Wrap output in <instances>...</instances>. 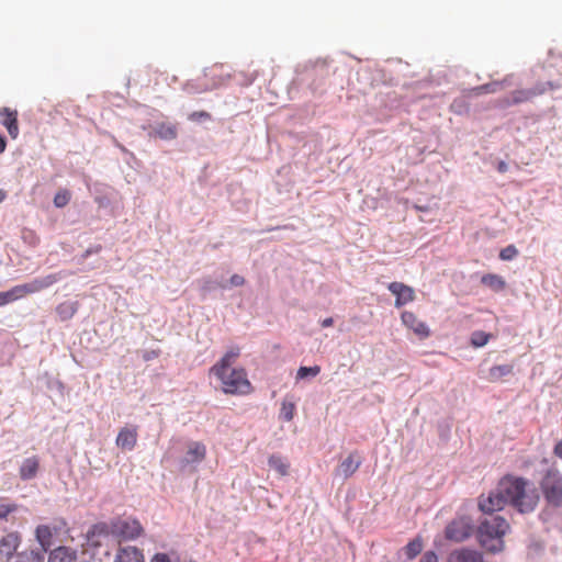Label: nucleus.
I'll return each mask as SVG.
<instances>
[{"instance_id": "1", "label": "nucleus", "mask_w": 562, "mask_h": 562, "mask_svg": "<svg viewBox=\"0 0 562 562\" xmlns=\"http://www.w3.org/2000/svg\"><path fill=\"white\" fill-rule=\"evenodd\" d=\"M240 350L235 347L229 349L211 369L210 373L221 382L222 391L225 394L245 395L252 391L251 383L243 368H233L239 357Z\"/></svg>"}, {"instance_id": "2", "label": "nucleus", "mask_w": 562, "mask_h": 562, "mask_svg": "<svg viewBox=\"0 0 562 562\" xmlns=\"http://www.w3.org/2000/svg\"><path fill=\"white\" fill-rule=\"evenodd\" d=\"M501 486L507 495L508 504L520 514L532 513L540 502L537 487L528 479L506 475L501 480Z\"/></svg>"}, {"instance_id": "3", "label": "nucleus", "mask_w": 562, "mask_h": 562, "mask_svg": "<svg viewBox=\"0 0 562 562\" xmlns=\"http://www.w3.org/2000/svg\"><path fill=\"white\" fill-rule=\"evenodd\" d=\"M93 533L111 535L119 544L133 541L144 536L145 529L140 521L134 517H117L109 524H97L92 528Z\"/></svg>"}, {"instance_id": "4", "label": "nucleus", "mask_w": 562, "mask_h": 562, "mask_svg": "<svg viewBox=\"0 0 562 562\" xmlns=\"http://www.w3.org/2000/svg\"><path fill=\"white\" fill-rule=\"evenodd\" d=\"M509 529V524L501 516L486 518L480 524L477 529L479 542L490 552H501L504 549L503 538Z\"/></svg>"}, {"instance_id": "5", "label": "nucleus", "mask_w": 562, "mask_h": 562, "mask_svg": "<svg viewBox=\"0 0 562 562\" xmlns=\"http://www.w3.org/2000/svg\"><path fill=\"white\" fill-rule=\"evenodd\" d=\"M34 536L43 551H48L56 542H65L70 539V528L64 518H54L53 520L40 524L34 531Z\"/></svg>"}, {"instance_id": "6", "label": "nucleus", "mask_w": 562, "mask_h": 562, "mask_svg": "<svg viewBox=\"0 0 562 562\" xmlns=\"http://www.w3.org/2000/svg\"><path fill=\"white\" fill-rule=\"evenodd\" d=\"M539 488L548 507L562 510V472L548 469L539 481Z\"/></svg>"}, {"instance_id": "7", "label": "nucleus", "mask_w": 562, "mask_h": 562, "mask_svg": "<svg viewBox=\"0 0 562 562\" xmlns=\"http://www.w3.org/2000/svg\"><path fill=\"white\" fill-rule=\"evenodd\" d=\"M60 279L59 274L53 273L45 276L43 278H36L32 281L23 284H18L11 288V292L14 301L21 300L27 295L41 292L53 284H55Z\"/></svg>"}, {"instance_id": "8", "label": "nucleus", "mask_w": 562, "mask_h": 562, "mask_svg": "<svg viewBox=\"0 0 562 562\" xmlns=\"http://www.w3.org/2000/svg\"><path fill=\"white\" fill-rule=\"evenodd\" d=\"M555 87L552 82L539 83L531 89H519L512 92L510 97L501 99L498 105L501 108H508L515 104L531 101L535 97L541 95L548 90H552Z\"/></svg>"}, {"instance_id": "9", "label": "nucleus", "mask_w": 562, "mask_h": 562, "mask_svg": "<svg viewBox=\"0 0 562 562\" xmlns=\"http://www.w3.org/2000/svg\"><path fill=\"white\" fill-rule=\"evenodd\" d=\"M506 504H508V498L502 491L501 481L495 491L491 492L487 496L482 495L479 499V508L485 514L502 510Z\"/></svg>"}, {"instance_id": "10", "label": "nucleus", "mask_w": 562, "mask_h": 562, "mask_svg": "<svg viewBox=\"0 0 562 562\" xmlns=\"http://www.w3.org/2000/svg\"><path fill=\"white\" fill-rule=\"evenodd\" d=\"M473 532V526L467 517H459L446 527V538L456 542L468 539Z\"/></svg>"}, {"instance_id": "11", "label": "nucleus", "mask_w": 562, "mask_h": 562, "mask_svg": "<svg viewBox=\"0 0 562 562\" xmlns=\"http://www.w3.org/2000/svg\"><path fill=\"white\" fill-rule=\"evenodd\" d=\"M403 325L412 330L419 339H426L430 336V329L425 322L411 311H404L401 314Z\"/></svg>"}, {"instance_id": "12", "label": "nucleus", "mask_w": 562, "mask_h": 562, "mask_svg": "<svg viewBox=\"0 0 562 562\" xmlns=\"http://www.w3.org/2000/svg\"><path fill=\"white\" fill-rule=\"evenodd\" d=\"M387 289L393 295H395L394 305L397 308L413 302L416 297L414 289L402 282H391L387 285Z\"/></svg>"}, {"instance_id": "13", "label": "nucleus", "mask_w": 562, "mask_h": 562, "mask_svg": "<svg viewBox=\"0 0 562 562\" xmlns=\"http://www.w3.org/2000/svg\"><path fill=\"white\" fill-rule=\"evenodd\" d=\"M362 461L357 451H352L344 459L335 470V475L347 480L352 476L360 468Z\"/></svg>"}, {"instance_id": "14", "label": "nucleus", "mask_w": 562, "mask_h": 562, "mask_svg": "<svg viewBox=\"0 0 562 562\" xmlns=\"http://www.w3.org/2000/svg\"><path fill=\"white\" fill-rule=\"evenodd\" d=\"M137 437L136 426H125L120 429L115 443L123 451H132L136 447Z\"/></svg>"}, {"instance_id": "15", "label": "nucleus", "mask_w": 562, "mask_h": 562, "mask_svg": "<svg viewBox=\"0 0 562 562\" xmlns=\"http://www.w3.org/2000/svg\"><path fill=\"white\" fill-rule=\"evenodd\" d=\"M113 562H145L143 550L135 546L119 544Z\"/></svg>"}, {"instance_id": "16", "label": "nucleus", "mask_w": 562, "mask_h": 562, "mask_svg": "<svg viewBox=\"0 0 562 562\" xmlns=\"http://www.w3.org/2000/svg\"><path fill=\"white\" fill-rule=\"evenodd\" d=\"M21 543V535L11 531L0 539V555L7 560L11 559Z\"/></svg>"}, {"instance_id": "17", "label": "nucleus", "mask_w": 562, "mask_h": 562, "mask_svg": "<svg viewBox=\"0 0 562 562\" xmlns=\"http://www.w3.org/2000/svg\"><path fill=\"white\" fill-rule=\"evenodd\" d=\"M0 116L2 117L1 124L7 128L10 137L16 139L20 134L18 111L5 106L0 109Z\"/></svg>"}, {"instance_id": "18", "label": "nucleus", "mask_w": 562, "mask_h": 562, "mask_svg": "<svg viewBox=\"0 0 562 562\" xmlns=\"http://www.w3.org/2000/svg\"><path fill=\"white\" fill-rule=\"evenodd\" d=\"M47 562H77L78 551L67 546H58L48 550Z\"/></svg>"}, {"instance_id": "19", "label": "nucleus", "mask_w": 562, "mask_h": 562, "mask_svg": "<svg viewBox=\"0 0 562 562\" xmlns=\"http://www.w3.org/2000/svg\"><path fill=\"white\" fill-rule=\"evenodd\" d=\"M447 562H485L482 553L476 550L471 549H458L453 550L449 557Z\"/></svg>"}, {"instance_id": "20", "label": "nucleus", "mask_w": 562, "mask_h": 562, "mask_svg": "<svg viewBox=\"0 0 562 562\" xmlns=\"http://www.w3.org/2000/svg\"><path fill=\"white\" fill-rule=\"evenodd\" d=\"M40 464V458L36 456L24 459L19 470L21 480L29 481L34 479L38 473Z\"/></svg>"}, {"instance_id": "21", "label": "nucleus", "mask_w": 562, "mask_h": 562, "mask_svg": "<svg viewBox=\"0 0 562 562\" xmlns=\"http://www.w3.org/2000/svg\"><path fill=\"white\" fill-rule=\"evenodd\" d=\"M206 457V447L199 441H193L188 445L187 454L183 462L187 464L200 463Z\"/></svg>"}, {"instance_id": "22", "label": "nucleus", "mask_w": 562, "mask_h": 562, "mask_svg": "<svg viewBox=\"0 0 562 562\" xmlns=\"http://www.w3.org/2000/svg\"><path fill=\"white\" fill-rule=\"evenodd\" d=\"M154 134L161 139L172 140L178 136V128L173 123L160 122L154 127Z\"/></svg>"}, {"instance_id": "23", "label": "nucleus", "mask_w": 562, "mask_h": 562, "mask_svg": "<svg viewBox=\"0 0 562 562\" xmlns=\"http://www.w3.org/2000/svg\"><path fill=\"white\" fill-rule=\"evenodd\" d=\"M45 553L42 548L24 549L15 554V562H44Z\"/></svg>"}, {"instance_id": "24", "label": "nucleus", "mask_w": 562, "mask_h": 562, "mask_svg": "<svg viewBox=\"0 0 562 562\" xmlns=\"http://www.w3.org/2000/svg\"><path fill=\"white\" fill-rule=\"evenodd\" d=\"M269 467L274 470L280 476H285L289 474L290 470V462L286 458L279 456V454H272L268 459Z\"/></svg>"}, {"instance_id": "25", "label": "nucleus", "mask_w": 562, "mask_h": 562, "mask_svg": "<svg viewBox=\"0 0 562 562\" xmlns=\"http://www.w3.org/2000/svg\"><path fill=\"white\" fill-rule=\"evenodd\" d=\"M481 283L493 290L501 292L506 288V281L503 277L495 273H486L481 278Z\"/></svg>"}, {"instance_id": "26", "label": "nucleus", "mask_w": 562, "mask_h": 562, "mask_svg": "<svg viewBox=\"0 0 562 562\" xmlns=\"http://www.w3.org/2000/svg\"><path fill=\"white\" fill-rule=\"evenodd\" d=\"M78 302L66 301L57 305L56 313L60 321L70 319L78 311Z\"/></svg>"}, {"instance_id": "27", "label": "nucleus", "mask_w": 562, "mask_h": 562, "mask_svg": "<svg viewBox=\"0 0 562 562\" xmlns=\"http://www.w3.org/2000/svg\"><path fill=\"white\" fill-rule=\"evenodd\" d=\"M514 367L512 364H498L494 366L488 370V380L491 382H498L504 376L513 374Z\"/></svg>"}, {"instance_id": "28", "label": "nucleus", "mask_w": 562, "mask_h": 562, "mask_svg": "<svg viewBox=\"0 0 562 562\" xmlns=\"http://www.w3.org/2000/svg\"><path fill=\"white\" fill-rule=\"evenodd\" d=\"M504 89L503 82L494 81L473 89V93L479 95L483 93H496Z\"/></svg>"}, {"instance_id": "29", "label": "nucleus", "mask_w": 562, "mask_h": 562, "mask_svg": "<svg viewBox=\"0 0 562 562\" xmlns=\"http://www.w3.org/2000/svg\"><path fill=\"white\" fill-rule=\"evenodd\" d=\"M491 337V334L483 330H475L471 335V345L475 348L483 347L490 341Z\"/></svg>"}, {"instance_id": "30", "label": "nucleus", "mask_w": 562, "mask_h": 562, "mask_svg": "<svg viewBox=\"0 0 562 562\" xmlns=\"http://www.w3.org/2000/svg\"><path fill=\"white\" fill-rule=\"evenodd\" d=\"M423 549V543L420 540L415 539L409 541L405 547V554L408 559H414L417 557Z\"/></svg>"}, {"instance_id": "31", "label": "nucleus", "mask_w": 562, "mask_h": 562, "mask_svg": "<svg viewBox=\"0 0 562 562\" xmlns=\"http://www.w3.org/2000/svg\"><path fill=\"white\" fill-rule=\"evenodd\" d=\"M295 405L292 402L283 401L280 409V416L286 422H291L294 417Z\"/></svg>"}, {"instance_id": "32", "label": "nucleus", "mask_w": 562, "mask_h": 562, "mask_svg": "<svg viewBox=\"0 0 562 562\" xmlns=\"http://www.w3.org/2000/svg\"><path fill=\"white\" fill-rule=\"evenodd\" d=\"M70 198V192L66 189H61L54 196V205L56 207H64L69 203Z\"/></svg>"}, {"instance_id": "33", "label": "nucleus", "mask_w": 562, "mask_h": 562, "mask_svg": "<svg viewBox=\"0 0 562 562\" xmlns=\"http://www.w3.org/2000/svg\"><path fill=\"white\" fill-rule=\"evenodd\" d=\"M321 372V367L314 366V367H301L297 370L296 378L297 379H305L308 375L316 376Z\"/></svg>"}, {"instance_id": "34", "label": "nucleus", "mask_w": 562, "mask_h": 562, "mask_svg": "<svg viewBox=\"0 0 562 562\" xmlns=\"http://www.w3.org/2000/svg\"><path fill=\"white\" fill-rule=\"evenodd\" d=\"M518 255V250L514 245H508L503 248L499 252V258L502 260H513Z\"/></svg>"}, {"instance_id": "35", "label": "nucleus", "mask_w": 562, "mask_h": 562, "mask_svg": "<svg viewBox=\"0 0 562 562\" xmlns=\"http://www.w3.org/2000/svg\"><path fill=\"white\" fill-rule=\"evenodd\" d=\"M18 509V505L13 503H1L0 504V520L7 519V517Z\"/></svg>"}, {"instance_id": "36", "label": "nucleus", "mask_w": 562, "mask_h": 562, "mask_svg": "<svg viewBox=\"0 0 562 562\" xmlns=\"http://www.w3.org/2000/svg\"><path fill=\"white\" fill-rule=\"evenodd\" d=\"M188 119L193 122L209 121L211 120V114L206 111H194L189 114Z\"/></svg>"}, {"instance_id": "37", "label": "nucleus", "mask_w": 562, "mask_h": 562, "mask_svg": "<svg viewBox=\"0 0 562 562\" xmlns=\"http://www.w3.org/2000/svg\"><path fill=\"white\" fill-rule=\"evenodd\" d=\"M0 302L2 306L14 302L11 290L0 292Z\"/></svg>"}, {"instance_id": "38", "label": "nucleus", "mask_w": 562, "mask_h": 562, "mask_svg": "<svg viewBox=\"0 0 562 562\" xmlns=\"http://www.w3.org/2000/svg\"><path fill=\"white\" fill-rule=\"evenodd\" d=\"M229 283L233 286H240L245 283V279L239 274H233L229 279Z\"/></svg>"}, {"instance_id": "39", "label": "nucleus", "mask_w": 562, "mask_h": 562, "mask_svg": "<svg viewBox=\"0 0 562 562\" xmlns=\"http://www.w3.org/2000/svg\"><path fill=\"white\" fill-rule=\"evenodd\" d=\"M150 562H171L169 557L166 553H156Z\"/></svg>"}, {"instance_id": "40", "label": "nucleus", "mask_w": 562, "mask_h": 562, "mask_svg": "<svg viewBox=\"0 0 562 562\" xmlns=\"http://www.w3.org/2000/svg\"><path fill=\"white\" fill-rule=\"evenodd\" d=\"M419 562H438V558L434 552H426Z\"/></svg>"}, {"instance_id": "41", "label": "nucleus", "mask_w": 562, "mask_h": 562, "mask_svg": "<svg viewBox=\"0 0 562 562\" xmlns=\"http://www.w3.org/2000/svg\"><path fill=\"white\" fill-rule=\"evenodd\" d=\"M553 454L562 460V439L555 443L553 448Z\"/></svg>"}, {"instance_id": "42", "label": "nucleus", "mask_w": 562, "mask_h": 562, "mask_svg": "<svg viewBox=\"0 0 562 562\" xmlns=\"http://www.w3.org/2000/svg\"><path fill=\"white\" fill-rule=\"evenodd\" d=\"M497 171L501 172V173H504L508 170V166L505 161L501 160L498 164H497Z\"/></svg>"}, {"instance_id": "43", "label": "nucleus", "mask_w": 562, "mask_h": 562, "mask_svg": "<svg viewBox=\"0 0 562 562\" xmlns=\"http://www.w3.org/2000/svg\"><path fill=\"white\" fill-rule=\"evenodd\" d=\"M7 148V140L5 138L0 134V154H2Z\"/></svg>"}, {"instance_id": "44", "label": "nucleus", "mask_w": 562, "mask_h": 562, "mask_svg": "<svg viewBox=\"0 0 562 562\" xmlns=\"http://www.w3.org/2000/svg\"><path fill=\"white\" fill-rule=\"evenodd\" d=\"M334 324V319L331 317H327L322 322V327L326 328Z\"/></svg>"}, {"instance_id": "45", "label": "nucleus", "mask_w": 562, "mask_h": 562, "mask_svg": "<svg viewBox=\"0 0 562 562\" xmlns=\"http://www.w3.org/2000/svg\"><path fill=\"white\" fill-rule=\"evenodd\" d=\"M7 194L3 190L0 189V203L5 199Z\"/></svg>"}]
</instances>
